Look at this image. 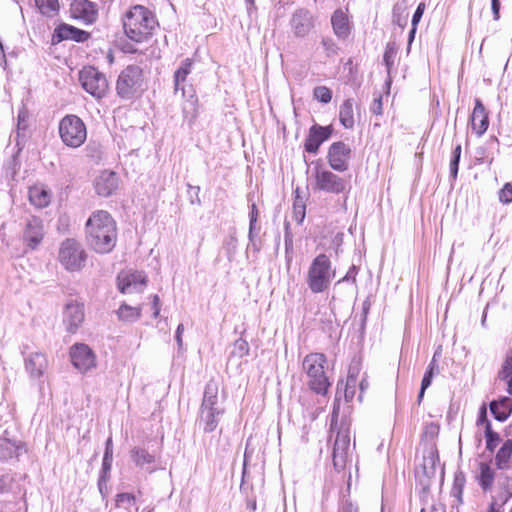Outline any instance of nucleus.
Wrapping results in <instances>:
<instances>
[{
    "label": "nucleus",
    "mask_w": 512,
    "mask_h": 512,
    "mask_svg": "<svg viewBox=\"0 0 512 512\" xmlns=\"http://www.w3.org/2000/svg\"><path fill=\"white\" fill-rule=\"evenodd\" d=\"M84 321V306L69 302L63 311V324L69 333H75Z\"/></svg>",
    "instance_id": "18"
},
{
    "label": "nucleus",
    "mask_w": 512,
    "mask_h": 512,
    "mask_svg": "<svg viewBox=\"0 0 512 512\" xmlns=\"http://www.w3.org/2000/svg\"><path fill=\"white\" fill-rule=\"evenodd\" d=\"M479 475L477 477L479 485L483 490L488 491L492 488L495 478V472L487 462L479 463Z\"/></svg>",
    "instance_id": "33"
},
{
    "label": "nucleus",
    "mask_w": 512,
    "mask_h": 512,
    "mask_svg": "<svg viewBox=\"0 0 512 512\" xmlns=\"http://www.w3.org/2000/svg\"><path fill=\"white\" fill-rule=\"evenodd\" d=\"M351 149L343 142L333 143L328 151V163L330 167L338 172H344L348 169V159Z\"/></svg>",
    "instance_id": "16"
},
{
    "label": "nucleus",
    "mask_w": 512,
    "mask_h": 512,
    "mask_svg": "<svg viewBox=\"0 0 512 512\" xmlns=\"http://www.w3.org/2000/svg\"><path fill=\"white\" fill-rule=\"evenodd\" d=\"M499 201L504 204L512 203V183L507 182L503 185V187L498 192Z\"/></svg>",
    "instance_id": "44"
},
{
    "label": "nucleus",
    "mask_w": 512,
    "mask_h": 512,
    "mask_svg": "<svg viewBox=\"0 0 512 512\" xmlns=\"http://www.w3.org/2000/svg\"><path fill=\"white\" fill-rule=\"evenodd\" d=\"M39 12L47 17H53L59 10L58 0H35Z\"/></svg>",
    "instance_id": "39"
},
{
    "label": "nucleus",
    "mask_w": 512,
    "mask_h": 512,
    "mask_svg": "<svg viewBox=\"0 0 512 512\" xmlns=\"http://www.w3.org/2000/svg\"><path fill=\"white\" fill-rule=\"evenodd\" d=\"M358 386H359L360 391H361L359 396H358V400L362 401V393L364 392V390L367 388L368 385H367L365 379H362L361 381H358Z\"/></svg>",
    "instance_id": "57"
},
{
    "label": "nucleus",
    "mask_w": 512,
    "mask_h": 512,
    "mask_svg": "<svg viewBox=\"0 0 512 512\" xmlns=\"http://www.w3.org/2000/svg\"><path fill=\"white\" fill-rule=\"evenodd\" d=\"M94 186L98 195L108 197L118 188V176L112 171H103L95 179Z\"/></svg>",
    "instance_id": "22"
},
{
    "label": "nucleus",
    "mask_w": 512,
    "mask_h": 512,
    "mask_svg": "<svg viewBox=\"0 0 512 512\" xmlns=\"http://www.w3.org/2000/svg\"><path fill=\"white\" fill-rule=\"evenodd\" d=\"M29 200L34 206L44 208L51 201V193L44 187L34 186L29 190Z\"/></svg>",
    "instance_id": "32"
},
{
    "label": "nucleus",
    "mask_w": 512,
    "mask_h": 512,
    "mask_svg": "<svg viewBox=\"0 0 512 512\" xmlns=\"http://www.w3.org/2000/svg\"><path fill=\"white\" fill-rule=\"evenodd\" d=\"M59 135L66 146L78 148L87 138L86 126L78 116L66 115L59 123Z\"/></svg>",
    "instance_id": "7"
},
{
    "label": "nucleus",
    "mask_w": 512,
    "mask_h": 512,
    "mask_svg": "<svg viewBox=\"0 0 512 512\" xmlns=\"http://www.w3.org/2000/svg\"><path fill=\"white\" fill-rule=\"evenodd\" d=\"M293 214L294 218L298 223H302L305 218V205L303 204L302 200H299L298 198L294 202L293 206Z\"/></svg>",
    "instance_id": "46"
},
{
    "label": "nucleus",
    "mask_w": 512,
    "mask_h": 512,
    "mask_svg": "<svg viewBox=\"0 0 512 512\" xmlns=\"http://www.w3.org/2000/svg\"><path fill=\"white\" fill-rule=\"evenodd\" d=\"M461 152H462L461 144H458V145L454 148V150H453V157H452V158L460 161Z\"/></svg>",
    "instance_id": "58"
},
{
    "label": "nucleus",
    "mask_w": 512,
    "mask_h": 512,
    "mask_svg": "<svg viewBox=\"0 0 512 512\" xmlns=\"http://www.w3.org/2000/svg\"><path fill=\"white\" fill-rule=\"evenodd\" d=\"M313 95L315 99L324 104L329 103L332 99V92L326 86L315 87L313 90Z\"/></svg>",
    "instance_id": "43"
},
{
    "label": "nucleus",
    "mask_w": 512,
    "mask_h": 512,
    "mask_svg": "<svg viewBox=\"0 0 512 512\" xmlns=\"http://www.w3.org/2000/svg\"><path fill=\"white\" fill-rule=\"evenodd\" d=\"M45 235L43 221L35 216L27 219L23 230V241L31 249L35 250L41 244Z\"/></svg>",
    "instance_id": "14"
},
{
    "label": "nucleus",
    "mask_w": 512,
    "mask_h": 512,
    "mask_svg": "<svg viewBox=\"0 0 512 512\" xmlns=\"http://www.w3.org/2000/svg\"><path fill=\"white\" fill-rule=\"evenodd\" d=\"M183 98L185 99L182 107L183 117L189 125H192L198 115V99L192 87L186 90V96Z\"/></svg>",
    "instance_id": "27"
},
{
    "label": "nucleus",
    "mask_w": 512,
    "mask_h": 512,
    "mask_svg": "<svg viewBox=\"0 0 512 512\" xmlns=\"http://www.w3.org/2000/svg\"><path fill=\"white\" fill-rule=\"evenodd\" d=\"M312 175L315 180V189L317 190L331 194H340L346 189V181L342 177L319 164H316L313 168Z\"/></svg>",
    "instance_id": "10"
},
{
    "label": "nucleus",
    "mask_w": 512,
    "mask_h": 512,
    "mask_svg": "<svg viewBox=\"0 0 512 512\" xmlns=\"http://www.w3.org/2000/svg\"><path fill=\"white\" fill-rule=\"evenodd\" d=\"M126 36L135 42H143L151 36L158 25L156 16L147 7L135 5L122 18Z\"/></svg>",
    "instance_id": "2"
},
{
    "label": "nucleus",
    "mask_w": 512,
    "mask_h": 512,
    "mask_svg": "<svg viewBox=\"0 0 512 512\" xmlns=\"http://www.w3.org/2000/svg\"><path fill=\"white\" fill-rule=\"evenodd\" d=\"M142 82V69L137 65L127 66L118 77L117 93L121 98L130 99L141 90Z\"/></svg>",
    "instance_id": "9"
},
{
    "label": "nucleus",
    "mask_w": 512,
    "mask_h": 512,
    "mask_svg": "<svg viewBox=\"0 0 512 512\" xmlns=\"http://www.w3.org/2000/svg\"><path fill=\"white\" fill-rule=\"evenodd\" d=\"M256 223L257 222H252V220H250V223H249V238H250V240H253L254 231L256 229Z\"/></svg>",
    "instance_id": "59"
},
{
    "label": "nucleus",
    "mask_w": 512,
    "mask_h": 512,
    "mask_svg": "<svg viewBox=\"0 0 512 512\" xmlns=\"http://www.w3.org/2000/svg\"><path fill=\"white\" fill-rule=\"evenodd\" d=\"M380 512H384V496L383 495H382V502H381Z\"/></svg>",
    "instance_id": "64"
},
{
    "label": "nucleus",
    "mask_w": 512,
    "mask_h": 512,
    "mask_svg": "<svg viewBox=\"0 0 512 512\" xmlns=\"http://www.w3.org/2000/svg\"><path fill=\"white\" fill-rule=\"evenodd\" d=\"M490 411L497 420L505 421L512 412V400L504 397L498 401H492Z\"/></svg>",
    "instance_id": "31"
},
{
    "label": "nucleus",
    "mask_w": 512,
    "mask_h": 512,
    "mask_svg": "<svg viewBox=\"0 0 512 512\" xmlns=\"http://www.w3.org/2000/svg\"><path fill=\"white\" fill-rule=\"evenodd\" d=\"M322 45L324 47V49L328 52H332L334 53L336 51V46H335V43L332 39L330 38H324L322 40Z\"/></svg>",
    "instance_id": "51"
},
{
    "label": "nucleus",
    "mask_w": 512,
    "mask_h": 512,
    "mask_svg": "<svg viewBox=\"0 0 512 512\" xmlns=\"http://www.w3.org/2000/svg\"><path fill=\"white\" fill-rule=\"evenodd\" d=\"M13 445L8 439H0V456L2 458L11 457L13 454Z\"/></svg>",
    "instance_id": "47"
},
{
    "label": "nucleus",
    "mask_w": 512,
    "mask_h": 512,
    "mask_svg": "<svg viewBox=\"0 0 512 512\" xmlns=\"http://www.w3.org/2000/svg\"><path fill=\"white\" fill-rule=\"evenodd\" d=\"M21 353L26 373L32 380H41L49 366L46 353L38 349L30 350L28 345L23 346Z\"/></svg>",
    "instance_id": "11"
},
{
    "label": "nucleus",
    "mask_w": 512,
    "mask_h": 512,
    "mask_svg": "<svg viewBox=\"0 0 512 512\" xmlns=\"http://www.w3.org/2000/svg\"><path fill=\"white\" fill-rule=\"evenodd\" d=\"M130 456L135 465L147 473L151 474L159 469L156 456L145 448L134 447L131 449Z\"/></svg>",
    "instance_id": "20"
},
{
    "label": "nucleus",
    "mask_w": 512,
    "mask_h": 512,
    "mask_svg": "<svg viewBox=\"0 0 512 512\" xmlns=\"http://www.w3.org/2000/svg\"><path fill=\"white\" fill-rule=\"evenodd\" d=\"M512 457V440L507 439L495 456V464L498 469L503 470L509 467V461Z\"/></svg>",
    "instance_id": "35"
},
{
    "label": "nucleus",
    "mask_w": 512,
    "mask_h": 512,
    "mask_svg": "<svg viewBox=\"0 0 512 512\" xmlns=\"http://www.w3.org/2000/svg\"><path fill=\"white\" fill-rule=\"evenodd\" d=\"M491 9L493 13V19L498 21L500 19V9L501 3L500 0H491Z\"/></svg>",
    "instance_id": "50"
},
{
    "label": "nucleus",
    "mask_w": 512,
    "mask_h": 512,
    "mask_svg": "<svg viewBox=\"0 0 512 512\" xmlns=\"http://www.w3.org/2000/svg\"><path fill=\"white\" fill-rule=\"evenodd\" d=\"M498 378L507 382V391L512 395V350L505 358L502 368L498 373Z\"/></svg>",
    "instance_id": "37"
},
{
    "label": "nucleus",
    "mask_w": 512,
    "mask_h": 512,
    "mask_svg": "<svg viewBox=\"0 0 512 512\" xmlns=\"http://www.w3.org/2000/svg\"><path fill=\"white\" fill-rule=\"evenodd\" d=\"M58 259L67 271L76 272L84 268L87 253L79 241L68 238L60 245Z\"/></svg>",
    "instance_id": "6"
},
{
    "label": "nucleus",
    "mask_w": 512,
    "mask_h": 512,
    "mask_svg": "<svg viewBox=\"0 0 512 512\" xmlns=\"http://www.w3.org/2000/svg\"><path fill=\"white\" fill-rule=\"evenodd\" d=\"M234 355L242 358L246 355H248L249 353V345H248V342L242 338H239L237 339L235 342H234V345H233V352H232Z\"/></svg>",
    "instance_id": "45"
},
{
    "label": "nucleus",
    "mask_w": 512,
    "mask_h": 512,
    "mask_svg": "<svg viewBox=\"0 0 512 512\" xmlns=\"http://www.w3.org/2000/svg\"><path fill=\"white\" fill-rule=\"evenodd\" d=\"M24 122H25V118L24 116H22L21 114L18 115V129H21V128H25V125H24Z\"/></svg>",
    "instance_id": "61"
},
{
    "label": "nucleus",
    "mask_w": 512,
    "mask_h": 512,
    "mask_svg": "<svg viewBox=\"0 0 512 512\" xmlns=\"http://www.w3.org/2000/svg\"><path fill=\"white\" fill-rule=\"evenodd\" d=\"M330 134L331 130L329 127L312 126L305 141V150L309 153H317L320 145L330 137Z\"/></svg>",
    "instance_id": "23"
},
{
    "label": "nucleus",
    "mask_w": 512,
    "mask_h": 512,
    "mask_svg": "<svg viewBox=\"0 0 512 512\" xmlns=\"http://www.w3.org/2000/svg\"><path fill=\"white\" fill-rule=\"evenodd\" d=\"M200 408H224L219 397L218 381L211 379L207 382Z\"/></svg>",
    "instance_id": "24"
},
{
    "label": "nucleus",
    "mask_w": 512,
    "mask_h": 512,
    "mask_svg": "<svg viewBox=\"0 0 512 512\" xmlns=\"http://www.w3.org/2000/svg\"><path fill=\"white\" fill-rule=\"evenodd\" d=\"M85 229L87 242L96 253L106 254L113 250L117 241V227L107 211H94L86 221Z\"/></svg>",
    "instance_id": "1"
},
{
    "label": "nucleus",
    "mask_w": 512,
    "mask_h": 512,
    "mask_svg": "<svg viewBox=\"0 0 512 512\" xmlns=\"http://www.w3.org/2000/svg\"><path fill=\"white\" fill-rule=\"evenodd\" d=\"M331 23L337 37L342 39L348 37L350 33V24L345 12L342 10H336L331 17Z\"/></svg>",
    "instance_id": "29"
},
{
    "label": "nucleus",
    "mask_w": 512,
    "mask_h": 512,
    "mask_svg": "<svg viewBox=\"0 0 512 512\" xmlns=\"http://www.w3.org/2000/svg\"><path fill=\"white\" fill-rule=\"evenodd\" d=\"M249 219L252 220V222H257L258 219V209L254 203L251 205Z\"/></svg>",
    "instance_id": "56"
},
{
    "label": "nucleus",
    "mask_w": 512,
    "mask_h": 512,
    "mask_svg": "<svg viewBox=\"0 0 512 512\" xmlns=\"http://www.w3.org/2000/svg\"><path fill=\"white\" fill-rule=\"evenodd\" d=\"M183 331H184L183 324H179L177 329H176V334H175V340L177 342V345H178L179 349H181L182 346H183V340H182Z\"/></svg>",
    "instance_id": "52"
},
{
    "label": "nucleus",
    "mask_w": 512,
    "mask_h": 512,
    "mask_svg": "<svg viewBox=\"0 0 512 512\" xmlns=\"http://www.w3.org/2000/svg\"><path fill=\"white\" fill-rule=\"evenodd\" d=\"M339 415V406L334 403L333 411L331 415V436L336 433L333 450H332V461L334 469L338 472L345 469L347 461L350 456V425L346 422H342L337 427Z\"/></svg>",
    "instance_id": "3"
},
{
    "label": "nucleus",
    "mask_w": 512,
    "mask_h": 512,
    "mask_svg": "<svg viewBox=\"0 0 512 512\" xmlns=\"http://www.w3.org/2000/svg\"><path fill=\"white\" fill-rule=\"evenodd\" d=\"M458 167H459V160L451 159L450 161V173L453 180L457 178L458 175Z\"/></svg>",
    "instance_id": "53"
},
{
    "label": "nucleus",
    "mask_w": 512,
    "mask_h": 512,
    "mask_svg": "<svg viewBox=\"0 0 512 512\" xmlns=\"http://www.w3.org/2000/svg\"><path fill=\"white\" fill-rule=\"evenodd\" d=\"M368 309H369V305L367 302H364L363 303V311H362V321H365V318H366V315H367V312H368Z\"/></svg>",
    "instance_id": "60"
},
{
    "label": "nucleus",
    "mask_w": 512,
    "mask_h": 512,
    "mask_svg": "<svg viewBox=\"0 0 512 512\" xmlns=\"http://www.w3.org/2000/svg\"><path fill=\"white\" fill-rule=\"evenodd\" d=\"M152 307H153V310H154L153 316L156 318V317H158V315L160 313V300H159V297L157 295L153 296Z\"/></svg>",
    "instance_id": "55"
},
{
    "label": "nucleus",
    "mask_w": 512,
    "mask_h": 512,
    "mask_svg": "<svg viewBox=\"0 0 512 512\" xmlns=\"http://www.w3.org/2000/svg\"><path fill=\"white\" fill-rule=\"evenodd\" d=\"M112 460H113V443L112 439L108 438L105 445V452L103 456V462H102V471L104 473L110 471L112 466Z\"/></svg>",
    "instance_id": "42"
},
{
    "label": "nucleus",
    "mask_w": 512,
    "mask_h": 512,
    "mask_svg": "<svg viewBox=\"0 0 512 512\" xmlns=\"http://www.w3.org/2000/svg\"><path fill=\"white\" fill-rule=\"evenodd\" d=\"M248 4L247 12L248 14H251L252 10L254 9V0H245Z\"/></svg>",
    "instance_id": "62"
},
{
    "label": "nucleus",
    "mask_w": 512,
    "mask_h": 512,
    "mask_svg": "<svg viewBox=\"0 0 512 512\" xmlns=\"http://www.w3.org/2000/svg\"><path fill=\"white\" fill-rule=\"evenodd\" d=\"M224 408H200L199 426L206 433L213 432L224 414Z\"/></svg>",
    "instance_id": "21"
},
{
    "label": "nucleus",
    "mask_w": 512,
    "mask_h": 512,
    "mask_svg": "<svg viewBox=\"0 0 512 512\" xmlns=\"http://www.w3.org/2000/svg\"><path fill=\"white\" fill-rule=\"evenodd\" d=\"M416 29H417V26H412V29H411L410 34H409L410 40H412L414 38V35L416 33Z\"/></svg>",
    "instance_id": "63"
},
{
    "label": "nucleus",
    "mask_w": 512,
    "mask_h": 512,
    "mask_svg": "<svg viewBox=\"0 0 512 512\" xmlns=\"http://www.w3.org/2000/svg\"><path fill=\"white\" fill-rule=\"evenodd\" d=\"M291 30L295 37L307 36L314 27L313 17L306 9L296 10L290 20Z\"/></svg>",
    "instance_id": "17"
},
{
    "label": "nucleus",
    "mask_w": 512,
    "mask_h": 512,
    "mask_svg": "<svg viewBox=\"0 0 512 512\" xmlns=\"http://www.w3.org/2000/svg\"><path fill=\"white\" fill-rule=\"evenodd\" d=\"M357 275V268L355 266L350 267V269L347 271L346 275L337 282V284H341L343 282H355V278Z\"/></svg>",
    "instance_id": "49"
},
{
    "label": "nucleus",
    "mask_w": 512,
    "mask_h": 512,
    "mask_svg": "<svg viewBox=\"0 0 512 512\" xmlns=\"http://www.w3.org/2000/svg\"><path fill=\"white\" fill-rule=\"evenodd\" d=\"M383 96L380 92H375L373 94V102L370 106L371 113L375 116L373 120V129L381 128L380 117L382 116L383 104H382Z\"/></svg>",
    "instance_id": "38"
},
{
    "label": "nucleus",
    "mask_w": 512,
    "mask_h": 512,
    "mask_svg": "<svg viewBox=\"0 0 512 512\" xmlns=\"http://www.w3.org/2000/svg\"><path fill=\"white\" fill-rule=\"evenodd\" d=\"M358 374L359 369L357 366H351L348 371V376L346 379V382L343 384V382L338 383L337 385V394L340 393L342 390H344V397L347 402H351L354 399L356 389L358 387Z\"/></svg>",
    "instance_id": "26"
},
{
    "label": "nucleus",
    "mask_w": 512,
    "mask_h": 512,
    "mask_svg": "<svg viewBox=\"0 0 512 512\" xmlns=\"http://www.w3.org/2000/svg\"><path fill=\"white\" fill-rule=\"evenodd\" d=\"M70 359L73 366L81 373L96 367V355L86 344L77 343L70 348Z\"/></svg>",
    "instance_id": "12"
},
{
    "label": "nucleus",
    "mask_w": 512,
    "mask_h": 512,
    "mask_svg": "<svg viewBox=\"0 0 512 512\" xmlns=\"http://www.w3.org/2000/svg\"><path fill=\"white\" fill-rule=\"evenodd\" d=\"M326 364L327 358L323 353H310L302 362L309 388L320 395H325L331 385L325 371Z\"/></svg>",
    "instance_id": "4"
},
{
    "label": "nucleus",
    "mask_w": 512,
    "mask_h": 512,
    "mask_svg": "<svg viewBox=\"0 0 512 512\" xmlns=\"http://www.w3.org/2000/svg\"><path fill=\"white\" fill-rule=\"evenodd\" d=\"M474 103L470 116L471 128L477 136H482L489 127V113L480 99H475Z\"/></svg>",
    "instance_id": "19"
},
{
    "label": "nucleus",
    "mask_w": 512,
    "mask_h": 512,
    "mask_svg": "<svg viewBox=\"0 0 512 512\" xmlns=\"http://www.w3.org/2000/svg\"><path fill=\"white\" fill-rule=\"evenodd\" d=\"M116 313L120 321L133 323L141 317L142 307L130 306L126 303H123L120 305Z\"/></svg>",
    "instance_id": "34"
},
{
    "label": "nucleus",
    "mask_w": 512,
    "mask_h": 512,
    "mask_svg": "<svg viewBox=\"0 0 512 512\" xmlns=\"http://www.w3.org/2000/svg\"><path fill=\"white\" fill-rule=\"evenodd\" d=\"M425 11V3L424 2H421L419 3L414 15H413V18H412V26H417L418 23L420 22L421 20V17L423 15Z\"/></svg>",
    "instance_id": "48"
},
{
    "label": "nucleus",
    "mask_w": 512,
    "mask_h": 512,
    "mask_svg": "<svg viewBox=\"0 0 512 512\" xmlns=\"http://www.w3.org/2000/svg\"><path fill=\"white\" fill-rule=\"evenodd\" d=\"M437 368V365H436V362L435 360L433 359L424 376H423V379H422V382H421V388H420V392H419V395H418V403H420L424 397V393L426 391V389L431 385V382H432V379H433V376H434V371L435 369Z\"/></svg>",
    "instance_id": "40"
},
{
    "label": "nucleus",
    "mask_w": 512,
    "mask_h": 512,
    "mask_svg": "<svg viewBox=\"0 0 512 512\" xmlns=\"http://www.w3.org/2000/svg\"><path fill=\"white\" fill-rule=\"evenodd\" d=\"M71 16L84 24H92L98 18V6L89 0H73L70 6Z\"/></svg>",
    "instance_id": "15"
},
{
    "label": "nucleus",
    "mask_w": 512,
    "mask_h": 512,
    "mask_svg": "<svg viewBox=\"0 0 512 512\" xmlns=\"http://www.w3.org/2000/svg\"><path fill=\"white\" fill-rule=\"evenodd\" d=\"M118 289L123 294L143 292L147 277L142 271H122L117 277Z\"/></svg>",
    "instance_id": "13"
},
{
    "label": "nucleus",
    "mask_w": 512,
    "mask_h": 512,
    "mask_svg": "<svg viewBox=\"0 0 512 512\" xmlns=\"http://www.w3.org/2000/svg\"><path fill=\"white\" fill-rule=\"evenodd\" d=\"M339 120L345 128H352L354 126V110L352 99L345 100L340 106Z\"/></svg>",
    "instance_id": "36"
},
{
    "label": "nucleus",
    "mask_w": 512,
    "mask_h": 512,
    "mask_svg": "<svg viewBox=\"0 0 512 512\" xmlns=\"http://www.w3.org/2000/svg\"><path fill=\"white\" fill-rule=\"evenodd\" d=\"M136 503V498L134 495L130 493H120L116 496V506L119 508H125L130 511L131 507H134Z\"/></svg>",
    "instance_id": "41"
},
{
    "label": "nucleus",
    "mask_w": 512,
    "mask_h": 512,
    "mask_svg": "<svg viewBox=\"0 0 512 512\" xmlns=\"http://www.w3.org/2000/svg\"><path fill=\"white\" fill-rule=\"evenodd\" d=\"M478 423L485 424V439H486V449L489 452H494L496 447L499 445L501 438L500 435L492 430L491 423L486 419V407L483 406L481 408V415L478 420Z\"/></svg>",
    "instance_id": "30"
},
{
    "label": "nucleus",
    "mask_w": 512,
    "mask_h": 512,
    "mask_svg": "<svg viewBox=\"0 0 512 512\" xmlns=\"http://www.w3.org/2000/svg\"><path fill=\"white\" fill-rule=\"evenodd\" d=\"M193 62L190 58H186L183 60L178 67V69L174 72V91L175 93L181 92L182 97L186 96V86L185 82L188 75L192 71Z\"/></svg>",
    "instance_id": "25"
},
{
    "label": "nucleus",
    "mask_w": 512,
    "mask_h": 512,
    "mask_svg": "<svg viewBox=\"0 0 512 512\" xmlns=\"http://www.w3.org/2000/svg\"><path fill=\"white\" fill-rule=\"evenodd\" d=\"M53 38H57L58 42L62 40L83 42L88 38V33L73 26L62 24L55 30Z\"/></svg>",
    "instance_id": "28"
},
{
    "label": "nucleus",
    "mask_w": 512,
    "mask_h": 512,
    "mask_svg": "<svg viewBox=\"0 0 512 512\" xmlns=\"http://www.w3.org/2000/svg\"><path fill=\"white\" fill-rule=\"evenodd\" d=\"M82 88L96 99L105 97L108 92V80L102 72L92 66L83 67L79 72Z\"/></svg>",
    "instance_id": "8"
},
{
    "label": "nucleus",
    "mask_w": 512,
    "mask_h": 512,
    "mask_svg": "<svg viewBox=\"0 0 512 512\" xmlns=\"http://www.w3.org/2000/svg\"><path fill=\"white\" fill-rule=\"evenodd\" d=\"M335 277L330 258L321 253L311 262L306 276V283L311 292L318 294L326 291Z\"/></svg>",
    "instance_id": "5"
},
{
    "label": "nucleus",
    "mask_w": 512,
    "mask_h": 512,
    "mask_svg": "<svg viewBox=\"0 0 512 512\" xmlns=\"http://www.w3.org/2000/svg\"><path fill=\"white\" fill-rule=\"evenodd\" d=\"M339 512H358V507L351 502H345Z\"/></svg>",
    "instance_id": "54"
}]
</instances>
